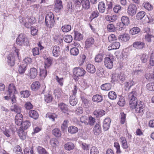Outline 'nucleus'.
I'll return each mask as SVG.
<instances>
[{
    "mask_svg": "<svg viewBox=\"0 0 154 154\" xmlns=\"http://www.w3.org/2000/svg\"><path fill=\"white\" fill-rule=\"evenodd\" d=\"M69 101L70 104L72 106H75L77 103V100L75 96H71L69 97Z\"/></svg>",
    "mask_w": 154,
    "mask_h": 154,
    "instance_id": "obj_27",
    "label": "nucleus"
},
{
    "mask_svg": "<svg viewBox=\"0 0 154 154\" xmlns=\"http://www.w3.org/2000/svg\"><path fill=\"white\" fill-rule=\"evenodd\" d=\"M86 69L88 72L91 73H94L96 71L94 66L91 64H88L87 65Z\"/></svg>",
    "mask_w": 154,
    "mask_h": 154,
    "instance_id": "obj_25",
    "label": "nucleus"
},
{
    "mask_svg": "<svg viewBox=\"0 0 154 154\" xmlns=\"http://www.w3.org/2000/svg\"><path fill=\"white\" fill-rule=\"evenodd\" d=\"M127 10V12L129 15L132 16L136 14L137 8L135 5L131 4L128 6Z\"/></svg>",
    "mask_w": 154,
    "mask_h": 154,
    "instance_id": "obj_7",
    "label": "nucleus"
},
{
    "mask_svg": "<svg viewBox=\"0 0 154 154\" xmlns=\"http://www.w3.org/2000/svg\"><path fill=\"white\" fill-rule=\"evenodd\" d=\"M145 15V13L144 11H140L136 15V19L138 20H141L144 17Z\"/></svg>",
    "mask_w": 154,
    "mask_h": 154,
    "instance_id": "obj_56",
    "label": "nucleus"
},
{
    "mask_svg": "<svg viewBox=\"0 0 154 154\" xmlns=\"http://www.w3.org/2000/svg\"><path fill=\"white\" fill-rule=\"evenodd\" d=\"M94 40L92 37L88 38H87L85 42V47L89 48L91 46L94 44Z\"/></svg>",
    "mask_w": 154,
    "mask_h": 154,
    "instance_id": "obj_16",
    "label": "nucleus"
},
{
    "mask_svg": "<svg viewBox=\"0 0 154 154\" xmlns=\"http://www.w3.org/2000/svg\"><path fill=\"white\" fill-rule=\"evenodd\" d=\"M146 88L150 91H154V83H149L146 85Z\"/></svg>",
    "mask_w": 154,
    "mask_h": 154,
    "instance_id": "obj_64",
    "label": "nucleus"
},
{
    "mask_svg": "<svg viewBox=\"0 0 154 154\" xmlns=\"http://www.w3.org/2000/svg\"><path fill=\"white\" fill-rule=\"evenodd\" d=\"M53 134L57 137H60L61 136V131L57 128H55L52 131Z\"/></svg>",
    "mask_w": 154,
    "mask_h": 154,
    "instance_id": "obj_31",
    "label": "nucleus"
},
{
    "mask_svg": "<svg viewBox=\"0 0 154 154\" xmlns=\"http://www.w3.org/2000/svg\"><path fill=\"white\" fill-rule=\"evenodd\" d=\"M103 99V97L101 95L97 94L93 96L92 98V100L94 102L97 103L101 102Z\"/></svg>",
    "mask_w": 154,
    "mask_h": 154,
    "instance_id": "obj_20",
    "label": "nucleus"
},
{
    "mask_svg": "<svg viewBox=\"0 0 154 154\" xmlns=\"http://www.w3.org/2000/svg\"><path fill=\"white\" fill-rule=\"evenodd\" d=\"M17 44L19 45H28L29 44L28 39L26 37L25 34H20L16 39Z\"/></svg>",
    "mask_w": 154,
    "mask_h": 154,
    "instance_id": "obj_4",
    "label": "nucleus"
},
{
    "mask_svg": "<svg viewBox=\"0 0 154 154\" xmlns=\"http://www.w3.org/2000/svg\"><path fill=\"white\" fill-rule=\"evenodd\" d=\"M88 117L86 116H82L80 118V121L81 122L84 123L85 125H87L88 124Z\"/></svg>",
    "mask_w": 154,
    "mask_h": 154,
    "instance_id": "obj_42",
    "label": "nucleus"
},
{
    "mask_svg": "<svg viewBox=\"0 0 154 154\" xmlns=\"http://www.w3.org/2000/svg\"><path fill=\"white\" fill-rule=\"evenodd\" d=\"M66 10L67 11V13L70 14H71L72 11L73 9L71 2H68L67 4V8Z\"/></svg>",
    "mask_w": 154,
    "mask_h": 154,
    "instance_id": "obj_58",
    "label": "nucleus"
},
{
    "mask_svg": "<svg viewBox=\"0 0 154 154\" xmlns=\"http://www.w3.org/2000/svg\"><path fill=\"white\" fill-rule=\"evenodd\" d=\"M51 145L54 147L57 146L59 145V142L58 140L55 138H52L50 141Z\"/></svg>",
    "mask_w": 154,
    "mask_h": 154,
    "instance_id": "obj_39",
    "label": "nucleus"
},
{
    "mask_svg": "<svg viewBox=\"0 0 154 154\" xmlns=\"http://www.w3.org/2000/svg\"><path fill=\"white\" fill-rule=\"evenodd\" d=\"M111 120L109 118H106L103 122V127L104 131H106L110 127Z\"/></svg>",
    "mask_w": 154,
    "mask_h": 154,
    "instance_id": "obj_13",
    "label": "nucleus"
},
{
    "mask_svg": "<svg viewBox=\"0 0 154 154\" xmlns=\"http://www.w3.org/2000/svg\"><path fill=\"white\" fill-rule=\"evenodd\" d=\"M143 6L148 11H151L153 9L151 5L148 2H145L143 4Z\"/></svg>",
    "mask_w": 154,
    "mask_h": 154,
    "instance_id": "obj_43",
    "label": "nucleus"
},
{
    "mask_svg": "<svg viewBox=\"0 0 154 154\" xmlns=\"http://www.w3.org/2000/svg\"><path fill=\"white\" fill-rule=\"evenodd\" d=\"M16 91V88L14 85L13 84H10L8 89V94L9 96V97L8 96H5L4 97L5 99L7 100H9L11 99L12 93H15Z\"/></svg>",
    "mask_w": 154,
    "mask_h": 154,
    "instance_id": "obj_9",
    "label": "nucleus"
},
{
    "mask_svg": "<svg viewBox=\"0 0 154 154\" xmlns=\"http://www.w3.org/2000/svg\"><path fill=\"white\" fill-rule=\"evenodd\" d=\"M46 69H40V75L42 79L45 78L47 75V72Z\"/></svg>",
    "mask_w": 154,
    "mask_h": 154,
    "instance_id": "obj_61",
    "label": "nucleus"
},
{
    "mask_svg": "<svg viewBox=\"0 0 154 154\" xmlns=\"http://www.w3.org/2000/svg\"><path fill=\"white\" fill-rule=\"evenodd\" d=\"M46 117L49 118V119H51L52 121H54L55 118H57V116L55 114L49 112L46 114Z\"/></svg>",
    "mask_w": 154,
    "mask_h": 154,
    "instance_id": "obj_50",
    "label": "nucleus"
},
{
    "mask_svg": "<svg viewBox=\"0 0 154 154\" xmlns=\"http://www.w3.org/2000/svg\"><path fill=\"white\" fill-rule=\"evenodd\" d=\"M37 150L39 154H48V152L46 151L45 149L41 146H38L37 147Z\"/></svg>",
    "mask_w": 154,
    "mask_h": 154,
    "instance_id": "obj_35",
    "label": "nucleus"
},
{
    "mask_svg": "<svg viewBox=\"0 0 154 154\" xmlns=\"http://www.w3.org/2000/svg\"><path fill=\"white\" fill-rule=\"evenodd\" d=\"M54 18L52 13L50 12L48 13L45 18V23L47 26L49 28H52L54 26L55 23Z\"/></svg>",
    "mask_w": 154,
    "mask_h": 154,
    "instance_id": "obj_2",
    "label": "nucleus"
},
{
    "mask_svg": "<svg viewBox=\"0 0 154 154\" xmlns=\"http://www.w3.org/2000/svg\"><path fill=\"white\" fill-rule=\"evenodd\" d=\"M52 61L50 58H48L45 62V69L48 68L51 65Z\"/></svg>",
    "mask_w": 154,
    "mask_h": 154,
    "instance_id": "obj_51",
    "label": "nucleus"
},
{
    "mask_svg": "<svg viewBox=\"0 0 154 154\" xmlns=\"http://www.w3.org/2000/svg\"><path fill=\"white\" fill-rule=\"evenodd\" d=\"M154 38V35L151 34H146L145 35V41L149 43L152 42L153 39Z\"/></svg>",
    "mask_w": 154,
    "mask_h": 154,
    "instance_id": "obj_22",
    "label": "nucleus"
},
{
    "mask_svg": "<svg viewBox=\"0 0 154 154\" xmlns=\"http://www.w3.org/2000/svg\"><path fill=\"white\" fill-rule=\"evenodd\" d=\"M45 100L47 103L51 102L52 100V96L51 94H48L45 95Z\"/></svg>",
    "mask_w": 154,
    "mask_h": 154,
    "instance_id": "obj_60",
    "label": "nucleus"
},
{
    "mask_svg": "<svg viewBox=\"0 0 154 154\" xmlns=\"http://www.w3.org/2000/svg\"><path fill=\"white\" fill-rule=\"evenodd\" d=\"M117 78L115 79L117 80H120L122 81H124L125 79V75L122 72H121L119 74L117 75Z\"/></svg>",
    "mask_w": 154,
    "mask_h": 154,
    "instance_id": "obj_52",
    "label": "nucleus"
},
{
    "mask_svg": "<svg viewBox=\"0 0 154 154\" xmlns=\"http://www.w3.org/2000/svg\"><path fill=\"white\" fill-rule=\"evenodd\" d=\"M29 115L31 118L36 119L38 117V112L34 110H31L29 112Z\"/></svg>",
    "mask_w": 154,
    "mask_h": 154,
    "instance_id": "obj_21",
    "label": "nucleus"
},
{
    "mask_svg": "<svg viewBox=\"0 0 154 154\" xmlns=\"http://www.w3.org/2000/svg\"><path fill=\"white\" fill-rule=\"evenodd\" d=\"M68 131L71 134H74L78 132V129L76 127L71 126L68 128Z\"/></svg>",
    "mask_w": 154,
    "mask_h": 154,
    "instance_id": "obj_32",
    "label": "nucleus"
},
{
    "mask_svg": "<svg viewBox=\"0 0 154 154\" xmlns=\"http://www.w3.org/2000/svg\"><path fill=\"white\" fill-rule=\"evenodd\" d=\"M117 19V17L116 15H113L111 16L107 15L106 16L105 19L108 21H109L111 22H114Z\"/></svg>",
    "mask_w": 154,
    "mask_h": 154,
    "instance_id": "obj_24",
    "label": "nucleus"
},
{
    "mask_svg": "<svg viewBox=\"0 0 154 154\" xmlns=\"http://www.w3.org/2000/svg\"><path fill=\"white\" fill-rule=\"evenodd\" d=\"M20 23H22V24L26 27L29 28L31 27V24L29 23L28 20L26 22L24 19H20Z\"/></svg>",
    "mask_w": 154,
    "mask_h": 154,
    "instance_id": "obj_59",
    "label": "nucleus"
},
{
    "mask_svg": "<svg viewBox=\"0 0 154 154\" xmlns=\"http://www.w3.org/2000/svg\"><path fill=\"white\" fill-rule=\"evenodd\" d=\"M73 74L77 77L83 76L86 73L85 70L83 68L76 67L73 70Z\"/></svg>",
    "mask_w": 154,
    "mask_h": 154,
    "instance_id": "obj_6",
    "label": "nucleus"
},
{
    "mask_svg": "<svg viewBox=\"0 0 154 154\" xmlns=\"http://www.w3.org/2000/svg\"><path fill=\"white\" fill-rule=\"evenodd\" d=\"M120 45V44L119 42H116L113 43L109 46L108 48V49L109 50L117 49L119 48Z\"/></svg>",
    "mask_w": 154,
    "mask_h": 154,
    "instance_id": "obj_18",
    "label": "nucleus"
},
{
    "mask_svg": "<svg viewBox=\"0 0 154 154\" xmlns=\"http://www.w3.org/2000/svg\"><path fill=\"white\" fill-rule=\"evenodd\" d=\"M148 59V56L146 54H142L140 57L141 61L143 63L146 62Z\"/></svg>",
    "mask_w": 154,
    "mask_h": 154,
    "instance_id": "obj_63",
    "label": "nucleus"
},
{
    "mask_svg": "<svg viewBox=\"0 0 154 154\" xmlns=\"http://www.w3.org/2000/svg\"><path fill=\"white\" fill-rule=\"evenodd\" d=\"M26 65L23 64L21 65L19 67L18 71L20 74H22L24 73L26 70Z\"/></svg>",
    "mask_w": 154,
    "mask_h": 154,
    "instance_id": "obj_38",
    "label": "nucleus"
},
{
    "mask_svg": "<svg viewBox=\"0 0 154 154\" xmlns=\"http://www.w3.org/2000/svg\"><path fill=\"white\" fill-rule=\"evenodd\" d=\"M145 43L140 41H137L133 42L132 45L134 48L137 50L142 49L145 46Z\"/></svg>",
    "mask_w": 154,
    "mask_h": 154,
    "instance_id": "obj_11",
    "label": "nucleus"
},
{
    "mask_svg": "<svg viewBox=\"0 0 154 154\" xmlns=\"http://www.w3.org/2000/svg\"><path fill=\"white\" fill-rule=\"evenodd\" d=\"M11 110L18 113H20L21 110L20 107L16 105H14L11 106Z\"/></svg>",
    "mask_w": 154,
    "mask_h": 154,
    "instance_id": "obj_45",
    "label": "nucleus"
},
{
    "mask_svg": "<svg viewBox=\"0 0 154 154\" xmlns=\"http://www.w3.org/2000/svg\"><path fill=\"white\" fill-rule=\"evenodd\" d=\"M64 147L66 149L69 151L74 148V146L72 143L69 142L66 144L64 145Z\"/></svg>",
    "mask_w": 154,
    "mask_h": 154,
    "instance_id": "obj_36",
    "label": "nucleus"
},
{
    "mask_svg": "<svg viewBox=\"0 0 154 154\" xmlns=\"http://www.w3.org/2000/svg\"><path fill=\"white\" fill-rule=\"evenodd\" d=\"M71 27L69 25H65L62 26L61 29L63 32H69L71 29Z\"/></svg>",
    "mask_w": 154,
    "mask_h": 154,
    "instance_id": "obj_48",
    "label": "nucleus"
},
{
    "mask_svg": "<svg viewBox=\"0 0 154 154\" xmlns=\"http://www.w3.org/2000/svg\"><path fill=\"white\" fill-rule=\"evenodd\" d=\"M19 50L15 47H14L12 48L13 54H10L8 56L7 62L11 66H13L14 64L15 57H18Z\"/></svg>",
    "mask_w": 154,
    "mask_h": 154,
    "instance_id": "obj_1",
    "label": "nucleus"
},
{
    "mask_svg": "<svg viewBox=\"0 0 154 154\" xmlns=\"http://www.w3.org/2000/svg\"><path fill=\"white\" fill-rule=\"evenodd\" d=\"M125 103V100L122 96H120L117 104L121 106H123Z\"/></svg>",
    "mask_w": 154,
    "mask_h": 154,
    "instance_id": "obj_53",
    "label": "nucleus"
},
{
    "mask_svg": "<svg viewBox=\"0 0 154 154\" xmlns=\"http://www.w3.org/2000/svg\"><path fill=\"white\" fill-rule=\"evenodd\" d=\"M99 153L98 149L95 146L92 147L90 150V154H99Z\"/></svg>",
    "mask_w": 154,
    "mask_h": 154,
    "instance_id": "obj_62",
    "label": "nucleus"
},
{
    "mask_svg": "<svg viewBox=\"0 0 154 154\" xmlns=\"http://www.w3.org/2000/svg\"><path fill=\"white\" fill-rule=\"evenodd\" d=\"M53 55L55 57H57L60 53V47L57 45H55L52 48Z\"/></svg>",
    "mask_w": 154,
    "mask_h": 154,
    "instance_id": "obj_14",
    "label": "nucleus"
},
{
    "mask_svg": "<svg viewBox=\"0 0 154 154\" xmlns=\"http://www.w3.org/2000/svg\"><path fill=\"white\" fill-rule=\"evenodd\" d=\"M103 54H100L97 55L95 58V60L96 62L97 63L100 62L103 60Z\"/></svg>",
    "mask_w": 154,
    "mask_h": 154,
    "instance_id": "obj_44",
    "label": "nucleus"
},
{
    "mask_svg": "<svg viewBox=\"0 0 154 154\" xmlns=\"http://www.w3.org/2000/svg\"><path fill=\"white\" fill-rule=\"evenodd\" d=\"M119 39L123 42L128 41L130 39V37L128 35L124 34L119 36Z\"/></svg>",
    "mask_w": 154,
    "mask_h": 154,
    "instance_id": "obj_28",
    "label": "nucleus"
},
{
    "mask_svg": "<svg viewBox=\"0 0 154 154\" xmlns=\"http://www.w3.org/2000/svg\"><path fill=\"white\" fill-rule=\"evenodd\" d=\"M140 31V29L139 27H134L130 29V32L132 35H135L139 33Z\"/></svg>",
    "mask_w": 154,
    "mask_h": 154,
    "instance_id": "obj_40",
    "label": "nucleus"
},
{
    "mask_svg": "<svg viewBox=\"0 0 154 154\" xmlns=\"http://www.w3.org/2000/svg\"><path fill=\"white\" fill-rule=\"evenodd\" d=\"M122 22L125 25L128 26L130 23V21L129 18L126 16H123L121 18Z\"/></svg>",
    "mask_w": 154,
    "mask_h": 154,
    "instance_id": "obj_30",
    "label": "nucleus"
},
{
    "mask_svg": "<svg viewBox=\"0 0 154 154\" xmlns=\"http://www.w3.org/2000/svg\"><path fill=\"white\" fill-rule=\"evenodd\" d=\"M64 41L67 43H69L72 42V38L70 35H65L63 37Z\"/></svg>",
    "mask_w": 154,
    "mask_h": 154,
    "instance_id": "obj_57",
    "label": "nucleus"
},
{
    "mask_svg": "<svg viewBox=\"0 0 154 154\" xmlns=\"http://www.w3.org/2000/svg\"><path fill=\"white\" fill-rule=\"evenodd\" d=\"M83 38V35L78 31L75 32L74 39L76 40L80 41Z\"/></svg>",
    "mask_w": 154,
    "mask_h": 154,
    "instance_id": "obj_34",
    "label": "nucleus"
},
{
    "mask_svg": "<svg viewBox=\"0 0 154 154\" xmlns=\"http://www.w3.org/2000/svg\"><path fill=\"white\" fill-rule=\"evenodd\" d=\"M137 93L134 90L130 92L128 95L129 100V104L131 108H134L135 107V104L137 103V99L136 98Z\"/></svg>",
    "mask_w": 154,
    "mask_h": 154,
    "instance_id": "obj_3",
    "label": "nucleus"
},
{
    "mask_svg": "<svg viewBox=\"0 0 154 154\" xmlns=\"http://www.w3.org/2000/svg\"><path fill=\"white\" fill-rule=\"evenodd\" d=\"M83 7L85 9L90 8V2L89 0H83L82 4Z\"/></svg>",
    "mask_w": 154,
    "mask_h": 154,
    "instance_id": "obj_41",
    "label": "nucleus"
},
{
    "mask_svg": "<svg viewBox=\"0 0 154 154\" xmlns=\"http://www.w3.org/2000/svg\"><path fill=\"white\" fill-rule=\"evenodd\" d=\"M63 8L62 2L61 0H55L54 9L56 13H59Z\"/></svg>",
    "mask_w": 154,
    "mask_h": 154,
    "instance_id": "obj_8",
    "label": "nucleus"
},
{
    "mask_svg": "<svg viewBox=\"0 0 154 154\" xmlns=\"http://www.w3.org/2000/svg\"><path fill=\"white\" fill-rule=\"evenodd\" d=\"M40 87V84L38 81H35L33 82L31 85V88L32 90L36 91Z\"/></svg>",
    "mask_w": 154,
    "mask_h": 154,
    "instance_id": "obj_19",
    "label": "nucleus"
},
{
    "mask_svg": "<svg viewBox=\"0 0 154 154\" xmlns=\"http://www.w3.org/2000/svg\"><path fill=\"white\" fill-rule=\"evenodd\" d=\"M93 130L94 134L99 135L101 132V128L100 125L98 124H96L94 126Z\"/></svg>",
    "mask_w": 154,
    "mask_h": 154,
    "instance_id": "obj_17",
    "label": "nucleus"
},
{
    "mask_svg": "<svg viewBox=\"0 0 154 154\" xmlns=\"http://www.w3.org/2000/svg\"><path fill=\"white\" fill-rule=\"evenodd\" d=\"M104 63L105 66L108 69H111L113 66L112 61L109 57H106L104 58Z\"/></svg>",
    "mask_w": 154,
    "mask_h": 154,
    "instance_id": "obj_10",
    "label": "nucleus"
},
{
    "mask_svg": "<svg viewBox=\"0 0 154 154\" xmlns=\"http://www.w3.org/2000/svg\"><path fill=\"white\" fill-rule=\"evenodd\" d=\"M94 114L97 117L102 116L105 114V112L103 110H97L94 111Z\"/></svg>",
    "mask_w": 154,
    "mask_h": 154,
    "instance_id": "obj_26",
    "label": "nucleus"
},
{
    "mask_svg": "<svg viewBox=\"0 0 154 154\" xmlns=\"http://www.w3.org/2000/svg\"><path fill=\"white\" fill-rule=\"evenodd\" d=\"M111 84L108 83L103 84L101 86V88L103 90L109 91L111 89Z\"/></svg>",
    "mask_w": 154,
    "mask_h": 154,
    "instance_id": "obj_33",
    "label": "nucleus"
},
{
    "mask_svg": "<svg viewBox=\"0 0 154 154\" xmlns=\"http://www.w3.org/2000/svg\"><path fill=\"white\" fill-rule=\"evenodd\" d=\"M37 75V70L36 69L33 68L30 69L28 73V76L30 79L35 78Z\"/></svg>",
    "mask_w": 154,
    "mask_h": 154,
    "instance_id": "obj_12",
    "label": "nucleus"
},
{
    "mask_svg": "<svg viewBox=\"0 0 154 154\" xmlns=\"http://www.w3.org/2000/svg\"><path fill=\"white\" fill-rule=\"evenodd\" d=\"M21 116V114L20 113H17L16 116L15 118V122L16 124L18 125H21L22 123V120L21 119H17V117H20Z\"/></svg>",
    "mask_w": 154,
    "mask_h": 154,
    "instance_id": "obj_46",
    "label": "nucleus"
},
{
    "mask_svg": "<svg viewBox=\"0 0 154 154\" xmlns=\"http://www.w3.org/2000/svg\"><path fill=\"white\" fill-rule=\"evenodd\" d=\"M58 107L61 111L64 113H67L68 115L67 112H68V109L67 106L63 103H60L58 104Z\"/></svg>",
    "mask_w": 154,
    "mask_h": 154,
    "instance_id": "obj_15",
    "label": "nucleus"
},
{
    "mask_svg": "<svg viewBox=\"0 0 154 154\" xmlns=\"http://www.w3.org/2000/svg\"><path fill=\"white\" fill-rule=\"evenodd\" d=\"M114 146L116 148V153L118 154H120L121 153L122 151L120 149V146L119 143L117 142H115L114 143Z\"/></svg>",
    "mask_w": 154,
    "mask_h": 154,
    "instance_id": "obj_54",
    "label": "nucleus"
},
{
    "mask_svg": "<svg viewBox=\"0 0 154 154\" xmlns=\"http://www.w3.org/2000/svg\"><path fill=\"white\" fill-rule=\"evenodd\" d=\"M70 52L72 55L76 56L79 53V50L76 47H73L70 50Z\"/></svg>",
    "mask_w": 154,
    "mask_h": 154,
    "instance_id": "obj_47",
    "label": "nucleus"
},
{
    "mask_svg": "<svg viewBox=\"0 0 154 154\" xmlns=\"http://www.w3.org/2000/svg\"><path fill=\"white\" fill-rule=\"evenodd\" d=\"M20 93L21 97L25 98L28 97L30 95V92L28 90L21 91Z\"/></svg>",
    "mask_w": 154,
    "mask_h": 154,
    "instance_id": "obj_55",
    "label": "nucleus"
},
{
    "mask_svg": "<svg viewBox=\"0 0 154 154\" xmlns=\"http://www.w3.org/2000/svg\"><path fill=\"white\" fill-rule=\"evenodd\" d=\"M31 123L28 121L23 122L21 124V129L26 130L28 129L30 126Z\"/></svg>",
    "mask_w": 154,
    "mask_h": 154,
    "instance_id": "obj_29",
    "label": "nucleus"
},
{
    "mask_svg": "<svg viewBox=\"0 0 154 154\" xmlns=\"http://www.w3.org/2000/svg\"><path fill=\"white\" fill-rule=\"evenodd\" d=\"M18 135L21 139L24 140L26 139V133L24 132L23 130L21 129L18 132Z\"/></svg>",
    "mask_w": 154,
    "mask_h": 154,
    "instance_id": "obj_49",
    "label": "nucleus"
},
{
    "mask_svg": "<svg viewBox=\"0 0 154 154\" xmlns=\"http://www.w3.org/2000/svg\"><path fill=\"white\" fill-rule=\"evenodd\" d=\"M145 105L143 103L140 101L139 103H136L135 104V107L131 109H135V110L137 113L143 114V113L145 109Z\"/></svg>",
    "mask_w": 154,
    "mask_h": 154,
    "instance_id": "obj_5",
    "label": "nucleus"
},
{
    "mask_svg": "<svg viewBox=\"0 0 154 154\" xmlns=\"http://www.w3.org/2000/svg\"><path fill=\"white\" fill-rule=\"evenodd\" d=\"M98 9L100 12L103 13L104 12L106 9V6L103 2H99L98 5Z\"/></svg>",
    "mask_w": 154,
    "mask_h": 154,
    "instance_id": "obj_23",
    "label": "nucleus"
},
{
    "mask_svg": "<svg viewBox=\"0 0 154 154\" xmlns=\"http://www.w3.org/2000/svg\"><path fill=\"white\" fill-rule=\"evenodd\" d=\"M109 98L112 100H115L117 97V94L114 91H109L108 94Z\"/></svg>",
    "mask_w": 154,
    "mask_h": 154,
    "instance_id": "obj_37",
    "label": "nucleus"
}]
</instances>
